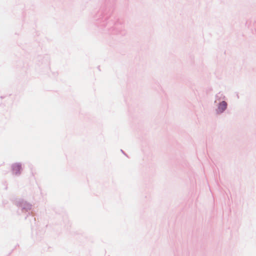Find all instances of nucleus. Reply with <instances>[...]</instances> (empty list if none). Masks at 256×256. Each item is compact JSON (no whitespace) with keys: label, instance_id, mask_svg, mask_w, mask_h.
<instances>
[{"label":"nucleus","instance_id":"obj_1","mask_svg":"<svg viewBox=\"0 0 256 256\" xmlns=\"http://www.w3.org/2000/svg\"><path fill=\"white\" fill-rule=\"evenodd\" d=\"M21 170V166L19 164H14L12 166L13 172L15 174H18L20 172Z\"/></svg>","mask_w":256,"mask_h":256},{"label":"nucleus","instance_id":"obj_2","mask_svg":"<svg viewBox=\"0 0 256 256\" xmlns=\"http://www.w3.org/2000/svg\"><path fill=\"white\" fill-rule=\"evenodd\" d=\"M227 106V104L226 102L223 101L222 102H220L218 106V110L220 112H222L224 110Z\"/></svg>","mask_w":256,"mask_h":256}]
</instances>
